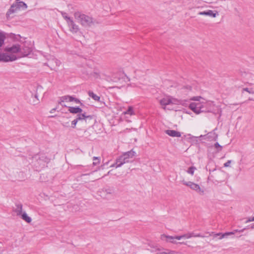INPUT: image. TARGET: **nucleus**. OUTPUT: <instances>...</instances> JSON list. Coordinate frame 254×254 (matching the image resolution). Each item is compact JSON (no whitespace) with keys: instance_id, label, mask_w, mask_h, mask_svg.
<instances>
[{"instance_id":"obj_1","label":"nucleus","mask_w":254,"mask_h":254,"mask_svg":"<svg viewBox=\"0 0 254 254\" xmlns=\"http://www.w3.org/2000/svg\"><path fill=\"white\" fill-rule=\"evenodd\" d=\"M74 16L77 22L84 27H90L94 23L92 17L80 12H75Z\"/></svg>"},{"instance_id":"obj_2","label":"nucleus","mask_w":254,"mask_h":254,"mask_svg":"<svg viewBox=\"0 0 254 254\" xmlns=\"http://www.w3.org/2000/svg\"><path fill=\"white\" fill-rule=\"evenodd\" d=\"M206 105V103H191L189 105V108L196 114H199L202 112H207L209 111L205 108Z\"/></svg>"},{"instance_id":"obj_3","label":"nucleus","mask_w":254,"mask_h":254,"mask_svg":"<svg viewBox=\"0 0 254 254\" xmlns=\"http://www.w3.org/2000/svg\"><path fill=\"white\" fill-rule=\"evenodd\" d=\"M161 239L162 241H164L167 243H170L174 244H186L185 242H177V240H180L181 239V236H172L167 235L165 234H162L161 235Z\"/></svg>"},{"instance_id":"obj_4","label":"nucleus","mask_w":254,"mask_h":254,"mask_svg":"<svg viewBox=\"0 0 254 254\" xmlns=\"http://www.w3.org/2000/svg\"><path fill=\"white\" fill-rule=\"evenodd\" d=\"M93 119V117L91 115H86L85 113L82 114H79L77 115V117L75 119L71 122V127L72 128H75L77 123L78 121L85 122L87 123L88 120H91Z\"/></svg>"},{"instance_id":"obj_5","label":"nucleus","mask_w":254,"mask_h":254,"mask_svg":"<svg viewBox=\"0 0 254 254\" xmlns=\"http://www.w3.org/2000/svg\"><path fill=\"white\" fill-rule=\"evenodd\" d=\"M182 182L184 185L190 187L191 190H195L199 194L203 195L204 194V190L201 189L198 185L192 182H186L184 180Z\"/></svg>"},{"instance_id":"obj_6","label":"nucleus","mask_w":254,"mask_h":254,"mask_svg":"<svg viewBox=\"0 0 254 254\" xmlns=\"http://www.w3.org/2000/svg\"><path fill=\"white\" fill-rule=\"evenodd\" d=\"M16 56L14 55L9 56L5 53H0V62H11L16 60Z\"/></svg>"},{"instance_id":"obj_7","label":"nucleus","mask_w":254,"mask_h":254,"mask_svg":"<svg viewBox=\"0 0 254 254\" xmlns=\"http://www.w3.org/2000/svg\"><path fill=\"white\" fill-rule=\"evenodd\" d=\"M67 99H69V102L74 101L76 104L80 103L81 106L83 105L82 103L80 102V100L78 99L74 98L72 96H70L69 95L64 96L60 98V101H59V104H62V102H65L67 101Z\"/></svg>"},{"instance_id":"obj_8","label":"nucleus","mask_w":254,"mask_h":254,"mask_svg":"<svg viewBox=\"0 0 254 254\" xmlns=\"http://www.w3.org/2000/svg\"><path fill=\"white\" fill-rule=\"evenodd\" d=\"M20 50V46L18 44L13 45L11 47H6L4 49L5 52L10 53H19Z\"/></svg>"},{"instance_id":"obj_9","label":"nucleus","mask_w":254,"mask_h":254,"mask_svg":"<svg viewBox=\"0 0 254 254\" xmlns=\"http://www.w3.org/2000/svg\"><path fill=\"white\" fill-rule=\"evenodd\" d=\"M248 228H245L241 230H235L233 232H226L224 234L221 233H217L214 234V237H216L218 236H220L219 239H222L224 238H227L228 236L234 235L236 232H243L245 230L247 229Z\"/></svg>"},{"instance_id":"obj_10","label":"nucleus","mask_w":254,"mask_h":254,"mask_svg":"<svg viewBox=\"0 0 254 254\" xmlns=\"http://www.w3.org/2000/svg\"><path fill=\"white\" fill-rule=\"evenodd\" d=\"M101 192L105 196H107L108 195H112L115 192V190L113 187H106L103 188Z\"/></svg>"},{"instance_id":"obj_11","label":"nucleus","mask_w":254,"mask_h":254,"mask_svg":"<svg viewBox=\"0 0 254 254\" xmlns=\"http://www.w3.org/2000/svg\"><path fill=\"white\" fill-rule=\"evenodd\" d=\"M160 104L163 106V109H166V106L172 104V101L170 97L163 98L160 100Z\"/></svg>"},{"instance_id":"obj_12","label":"nucleus","mask_w":254,"mask_h":254,"mask_svg":"<svg viewBox=\"0 0 254 254\" xmlns=\"http://www.w3.org/2000/svg\"><path fill=\"white\" fill-rule=\"evenodd\" d=\"M31 51L32 50L31 48L24 45L22 48L20 47L19 53L22 57H26L28 56Z\"/></svg>"},{"instance_id":"obj_13","label":"nucleus","mask_w":254,"mask_h":254,"mask_svg":"<svg viewBox=\"0 0 254 254\" xmlns=\"http://www.w3.org/2000/svg\"><path fill=\"white\" fill-rule=\"evenodd\" d=\"M19 8H18V6L16 5H15V3L13 4L6 12V15L7 18H11V17L10 16V15L15 12Z\"/></svg>"},{"instance_id":"obj_14","label":"nucleus","mask_w":254,"mask_h":254,"mask_svg":"<svg viewBox=\"0 0 254 254\" xmlns=\"http://www.w3.org/2000/svg\"><path fill=\"white\" fill-rule=\"evenodd\" d=\"M68 26L69 27L70 31L72 33H77L79 31L78 26L73 21L71 20L68 22Z\"/></svg>"},{"instance_id":"obj_15","label":"nucleus","mask_w":254,"mask_h":254,"mask_svg":"<svg viewBox=\"0 0 254 254\" xmlns=\"http://www.w3.org/2000/svg\"><path fill=\"white\" fill-rule=\"evenodd\" d=\"M181 239L182 238L190 239L191 237H204V236H202L199 233L195 234L193 232L188 233L181 235Z\"/></svg>"},{"instance_id":"obj_16","label":"nucleus","mask_w":254,"mask_h":254,"mask_svg":"<svg viewBox=\"0 0 254 254\" xmlns=\"http://www.w3.org/2000/svg\"><path fill=\"white\" fill-rule=\"evenodd\" d=\"M135 152L131 150L129 151L126 152L124 153L122 155L124 158H125L126 160L128 161V163L129 162V159L132 158L135 155Z\"/></svg>"},{"instance_id":"obj_17","label":"nucleus","mask_w":254,"mask_h":254,"mask_svg":"<svg viewBox=\"0 0 254 254\" xmlns=\"http://www.w3.org/2000/svg\"><path fill=\"white\" fill-rule=\"evenodd\" d=\"M128 163V161L126 160L125 158L121 155L116 159V168L121 167L123 164Z\"/></svg>"},{"instance_id":"obj_18","label":"nucleus","mask_w":254,"mask_h":254,"mask_svg":"<svg viewBox=\"0 0 254 254\" xmlns=\"http://www.w3.org/2000/svg\"><path fill=\"white\" fill-rule=\"evenodd\" d=\"M166 134L172 137H181V133L175 130H166L165 131Z\"/></svg>"},{"instance_id":"obj_19","label":"nucleus","mask_w":254,"mask_h":254,"mask_svg":"<svg viewBox=\"0 0 254 254\" xmlns=\"http://www.w3.org/2000/svg\"><path fill=\"white\" fill-rule=\"evenodd\" d=\"M14 211L16 213L17 216H20L22 212V204L20 203L15 204V208Z\"/></svg>"},{"instance_id":"obj_20","label":"nucleus","mask_w":254,"mask_h":254,"mask_svg":"<svg viewBox=\"0 0 254 254\" xmlns=\"http://www.w3.org/2000/svg\"><path fill=\"white\" fill-rule=\"evenodd\" d=\"M68 111L70 113H72V114H77V113L82 114L81 113L82 112V110L79 107H68Z\"/></svg>"},{"instance_id":"obj_21","label":"nucleus","mask_w":254,"mask_h":254,"mask_svg":"<svg viewBox=\"0 0 254 254\" xmlns=\"http://www.w3.org/2000/svg\"><path fill=\"white\" fill-rule=\"evenodd\" d=\"M199 15L209 16L212 17H215L216 16V13H214L213 11L211 10H208L206 11H201L198 13Z\"/></svg>"},{"instance_id":"obj_22","label":"nucleus","mask_w":254,"mask_h":254,"mask_svg":"<svg viewBox=\"0 0 254 254\" xmlns=\"http://www.w3.org/2000/svg\"><path fill=\"white\" fill-rule=\"evenodd\" d=\"M217 137L218 135L214 131L210 132L206 135V138L210 140H216Z\"/></svg>"},{"instance_id":"obj_23","label":"nucleus","mask_w":254,"mask_h":254,"mask_svg":"<svg viewBox=\"0 0 254 254\" xmlns=\"http://www.w3.org/2000/svg\"><path fill=\"white\" fill-rule=\"evenodd\" d=\"M20 216H21V218L23 220L28 223H30L32 221V219L27 215L25 212H23Z\"/></svg>"},{"instance_id":"obj_24","label":"nucleus","mask_w":254,"mask_h":254,"mask_svg":"<svg viewBox=\"0 0 254 254\" xmlns=\"http://www.w3.org/2000/svg\"><path fill=\"white\" fill-rule=\"evenodd\" d=\"M88 94L95 101H99L100 99V97L97 96L96 94H94L92 91H89Z\"/></svg>"},{"instance_id":"obj_25","label":"nucleus","mask_w":254,"mask_h":254,"mask_svg":"<svg viewBox=\"0 0 254 254\" xmlns=\"http://www.w3.org/2000/svg\"><path fill=\"white\" fill-rule=\"evenodd\" d=\"M50 159L47 157L44 154H42L39 157V163H41L40 162L42 161L43 162H49Z\"/></svg>"},{"instance_id":"obj_26","label":"nucleus","mask_w":254,"mask_h":254,"mask_svg":"<svg viewBox=\"0 0 254 254\" xmlns=\"http://www.w3.org/2000/svg\"><path fill=\"white\" fill-rule=\"evenodd\" d=\"M18 6V8H20V7H24L27 8L26 4L23 1H17L16 3H15Z\"/></svg>"},{"instance_id":"obj_27","label":"nucleus","mask_w":254,"mask_h":254,"mask_svg":"<svg viewBox=\"0 0 254 254\" xmlns=\"http://www.w3.org/2000/svg\"><path fill=\"white\" fill-rule=\"evenodd\" d=\"M61 14L63 17V18L66 21L67 23H68L70 21L72 20L70 17L67 16V13L64 12H62Z\"/></svg>"},{"instance_id":"obj_28","label":"nucleus","mask_w":254,"mask_h":254,"mask_svg":"<svg viewBox=\"0 0 254 254\" xmlns=\"http://www.w3.org/2000/svg\"><path fill=\"white\" fill-rule=\"evenodd\" d=\"M93 166H96L97 164H99V163L100 162V159L99 157H94L93 158Z\"/></svg>"},{"instance_id":"obj_29","label":"nucleus","mask_w":254,"mask_h":254,"mask_svg":"<svg viewBox=\"0 0 254 254\" xmlns=\"http://www.w3.org/2000/svg\"><path fill=\"white\" fill-rule=\"evenodd\" d=\"M125 114H128V115H133V108L131 107H129L128 109L124 112Z\"/></svg>"},{"instance_id":"obj_30","label":"nucleus","mask_w":254,"mask_h":254,"mask_svg":"<svg viewBox=\"0 0 254 254\" xmlns=\"http://www.w3.org/2000/svg\"><path fill=\"white\" fill-rule=\"evenodd\" d=\"M214 146L215 148L217 149V151L220 152L222 150V146H221L218 142H216Z\"/></svg>"},{"instance_id":"obj_31","label":"nucleus","mask_w":254,"mask_h":254,"mask_svg":"<svg viewBox=\"0 0 254 254\" xmlns=\"http://www.w3.org/2000/svg\"><path fill=\"white\" fill-rule=\"evenodd\" d=\"M195 169V168L193 167V166H191L190 167L188 171H187V172L189 173V174H191V175H193V173H194V171Z\"/></svg>"},{"instance_id":"obj_32","label":"nucleus","mask_w":254,"mask_h":254,"mask_svg":"<svg viewBox=\"0 0 254 254\" xmlns=\"http://www.w3.org/2000/svg\"><path fill=\"white\" fill-rule=\"evenodd\" d=\"M246 91L250 94H254V91L252 89H249L248 88H244L243 89V91Z\"/></svg>"},{"instance_id":"obj_33","label":"nucleus","mask_w":254,"mask_h":254,"mask_svg":"<svg viewBox=\"0 0 254 254\" xmlns=\"http://www.w3.org/2000/svg\"><path fill=\"white\" fill-rule=\"evenodd\" d=\"M231 163V160H228L225 163H224V166L225 167H229Z\"/></svg>"},{"instance_id":"obj_34","label":"nucleus","mask_w":254,"mask_h":254,"mask_svg":"<svg viewBox=\"0 0 254 254\" xmlns=\"http://www.w3.org/2000/svg\"><path fill=\"white\" fill-rule=\"evenodd\" d=\"M201 97L200 96H196V97H193V98H192L191 100H193V101H199L200 100V99H201Z\"/></svg>"},{"instance_id":"obj_35","label":"nucleus","mask_w":254,"mask_h":254,"mask_svg":"<svg viewBox=\"0 0 254 254\" xmlns=\"http://www.w3.org/2000/svg\"><path fill=\"white\" fill-rule=\"evenodd\" d=\"M93 76L95 78H99L100 77V74H99V73H98L97 72H94L93 73Z\"/></svg>"},{"instance_id":"obj_36","label":"nucleus","mask_w":254,"mask_h":254,"mask_svg":"<svg viewBox=\"0 0 254 254\" xmlns=\"http://www.w3.org/2000/svg\"><path fill=\"white\" fill-rule=\"evenodd\" d=\"M168 254H178L177 252L173 251H169L168 250Z\"/></svg>"},{"instance_id":"obj_37","label":"nucleus","mask_w":254,"mask_h":254,"mask_svg":"<svg viewBox=\"0 0 254 254\" xmlns=\"http://www.w3.org/2000/svg\"><path fill=\"white\" fill-rule=\"evenodd\" d=\"M62 125L64 127H69V123L68 122L67 123H64L62 124Z\"/></svg>"},{"instance_id":"obj_38","label":"nucleus","mask_w":254,"mask_h":254,"mask_svg":"<svg viewBox=\"0 0 254 254\" xmlns=\"http://www.w3.org/2000/svg\"><path fill=\"white\" fill-rule=\"evenodd\" d=\"M252 218H249L246 221V223H247L248 222H252Z\"/></svg>"},{"instance_id":"obj_39","label":"nucleus","mask_w":254,"mask_h":254,"mask_svg":"<svg viewBox=\"0 0 254 254\" xmlns=\"http://www.w3.org/2000/svg\"><path fill=\"white\" fill-rule=\"evenodd\" d=\"M56 110V108H53L52 109L51 111H50V113H53L54 111H55Z\"/></svg>"},{"instance_id":"obj_40","label":"nucleus","mask_w":254,"mask_h":254,"mask_svg":"<svg viewBox=\"0 0 254 254\" xmlns=\"http://www.w3.org/2000/svg\"><path fill=\"white\" fill-rule=\"evenodd\" d=\"M116 166H117V164H116V162L114 164H113L111 167H116Z\"/></svg>"},{"instance_id":"obj_41","label":"nucleus","mask_w":254,"mask_h":254,"mask_svg":"<svg viewBox=\"0 0 254 254\" xmlns=\"http://www.w3.org/2000/svg\"><path fill=\"white\" fill-rule=\"evenodd\" d=\"M251 228L252 229H254V224H252L251 226Z\"/></svg>"},{"instance_id":"obj_42","label":"nucleus","mask_w":254,"mask_h":254,"mask_svg":"<svg viewBox=\"0 0 254 254\" xmlns=\"http://www.w3.org/2000/svg\"><path fill=\"white\" fill-rule=\"evenodd\" d=\"M252 221H254V216L252 217Z\"/></svg>"},{"instance_id":"obj_43","label":"nucleus","mask_w":254,"mask_h":254,"mask_svg":"<svg viewBox=\"0 0 254 254\" xmlns=\"http://www.w3.org/2000/svg\"><path fill=\"white\" fill-rule=\"evenodd\" d=\"M35 97L36 98H37V97H38V95H37V94H35Z\"/></svg>"},{"instance_id":"obj_44","label":"nucleus","mask_w":254,"mask_h":254,"mask_svg":"<svg viewBox=\"0 0 254 254\" xmlns=\"http://www.w3.org/2000/svg\"><path fill=\"white\" fill-rule=\"evenodd\" d=\"M250 84L251 85H253L254 84V83H250Z\"/></svg>"},{"instance_id":"obj_45","label":"nucleus","mask_w":254,"mask_h":254,"mask_svg":"<svg viewBox=\"0 0 254 254\" xmlns=\"http://www.w3.org/2000/svg\"><path fill=\"white\" fill-rule=\"evenodd\" d=\"M37 156H38V155H36V156H35V158H37Z\"/></svg>"},{"instance_id":"obj_46","label":"nucleus","mask_w":254,"mask_h":254,"mask_svg":"<svg viewBox=\"0 0 254 254\" xmlns=\"http://www.w3.org/2000/svg\"><path fill=\"white\" fill-rule=\"evenodd\" d=\"M110 171L108 172V175L110 173Z\"/></svg>"},{"instance_id":"obj_47","label":"nucleus","mask_w":254,"mask_h":254,"mask_svg":"<svg viewBox=\"0 0 254 254\" xmlns=\"http://www.w3.org/2000/svg\"><path fill=\"white\" fill-rule=\"evenodd\" d=\"M234 105H238V104H237V103H236V104H235Z\"/></svg>"},{"instance_id":"obj_48","label":"nucleus","mask_w":254,"mask_h":254,"mask_svg":"<svg viewBox=\"0 0 254 254\" xmlns=\"http://www.w3.org/2000/svg\"><path fill=\"white\" fill-rule=\"evenodd\" d=\"M16 0V1H17H17H18L19 0Z\"/></svg>"}]
</instances>
